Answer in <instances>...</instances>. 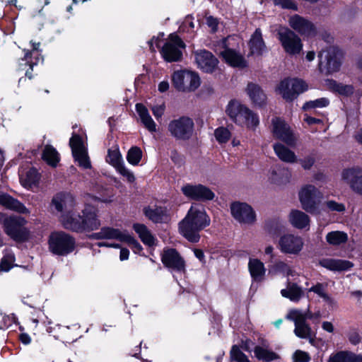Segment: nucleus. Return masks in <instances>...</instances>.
Segmentation results:
<instances>
[{
  "label": "nucleus",
  "instance_id": "f257e3e1",
  "mask_svg": "<svg viewBox=\"0 0 362 362\" xmlns=\"http://www.w3.org/2000/svg\"><path fill=\"white\" fill-rule=\"evenodd\" d=\"M210 224V218L204 208L197 204H193L186 216L179 223L180 233L189 241H199V232Z\"/></svg>",
  "mask_w": 362,
  "mask_h": 362
},
{
  "label": "nucleus",
  "instance_id": "f03ea898",
  "mask_svg": "<svg viewBox=\"0 0 362 362\" xmlns=\"http://www.w3.org/2000/svg\"><path fill=\"white\" fill-rule=\"evenodd\" d=\"M82 215L77 214L73 220L64 218V228L76 232L91 231L98 229L100 221L97 218V210L92 206L87 205L81 211Z\"/></svg>",
  "mask_w": 362,
  "mask_h": 362
},
{
  "label": "nucleus",
  "instance_id": "7ed1b4c3",
  "mask_svg": "<svg viewBox=\"0 0 362 362\" xmlns=\"http://www.w3.org/2000/svg\"><path fill=\"white\" fill-rule=\"evenodd\" d=\"M228 116L238 125L255 129L259 123L257 115L238 100H231L226 108Z\"/></svg>",
  "mask_w": 362,
  "mask_h": 362
},
{
  "label": "nucleus",
  "instance_id": "20e7f679",
  "mask_svg": "<svg viewBox=\"0 0 362 362\" xmlns=\"http://www.w3.org/2000/svg\"><path fill=\"white\" fill-rule=\"evenodd\" d=\"M313 313L308 308L305 311L299 309H291L286 315V319L294 322V334L301 339H312L313 333L306 320L313 319Z\"/></svg>",
  "mask_w": 362,
  "mask_h": 362
},
{
  "label": "nucleus",
  "instance_id": "39448f33",
  "mask_svg": "<svg viewBox=\"0 0 362 362\" xmlns=\"http://www.w3.org/2000/svg\"><path fill=\"white\" fill-rule=\"evenodd\" d=\"M52 207L59 216V221L64 227V218L72 221L76 214V202L72 195L68 193L57 194L52 199Z\"/></svg>",
  "mask_w": 362,
  "mask_h": 362
},
{
  "label": "nucleus",
  "instance_id": "423d86ee",
  "mask_svg": "<svg viewBox=\"0 0 362 362\" xmlns=\"http://www.w3.org/2000/svg\"><path fill=\"white\" fill-rule=\"evenodd\" d=\"M319 69L331 74L339 71L343 59L342 52L337 47H329L319 53Z\"/></svg>",
  "mask_w": 362,
  "mask_h": 362
},
{
  "label": "nucleus",
  "instance_id": "0eeeda50",
  "mask_svg": "<svg viewBox=\"0 0 362 362\" xmlns=\"http://www.w3.org/2000/svg\"><path fill=\"white\" fill-rule=\"evenodd\" d=\"M234 40L235 38L230 36L223 39L217 44L216 51L230 66L244 68L247 66V62L244 57L232 48L234 45L232 41Z\"/></svg>",
  "mask_w": 362,
  "mask_h": 362
},
{
  "label": "nucleus",
  "instance_id": "6e6552de",
  "mask_svg": "<svg viewBox=\"0 0 362 362\" xmlns=\"http://www.w3.org/2000/svg\"><path fill=\"white\" fill-rule=\"evenodd\" d=\"M194 123L187 116H182L170 121L168 131L175 140L187 141L193 135Z\"/></svg>",
  "mask_w": 362,
  "mask_h": 362
},
{
  "label": "nucleus",
  "instance_id": "1a4fd4ad",
  "mask_svg": "<svg viewBox=\"0 0 362 362\" xmlns=\"http://www.w3.org/2000/svg\"><path fill=\"white\" fill-rule=\"evenodd\" d=\"M172 83L179 91L191 92L199 87L201 81L196 72L185 69L173 72Z\"/></svg>",
  "mask_w": 362,
  "mask_h": 362
},
{
  "label": "nucleus",
  "instance_id": "9d476101",
  "mask_svg": "<svg viewBox=\"0 0 362 362\" xmlns=\"http://www.w3.org/2000/svg\"><path fill=\"white\" fill-rule=\"evenodd\" d=\"M298 197L303 209L307 212L314 213L318 209L322 194L315 185L307 184L299 190Z\"/></svg>",
  "mask_w": 362,
  "mask_h": 362
},
{
  "label": "nucleus",
  "instance_id": "9b49d317",
  "mask_svg": "<svg viewBox=\"0 0 362 362\" xmlns=\"http://www.w3.org/2000/svg\"><path fill=\"white\" fill-rule=\"evenodd\" d=\"M49 246L54 254L66 255L74 250L75 240L64 231L54 232L49 236Z\"/></svg>",
  "mask_w": 362,
  "mask_h": 362
},
{
  "label": "nucleus",
  "instance_id": "f8f14e48",
  "mask_svg": "<svg viewBox=\"0 0 362 362\" xmlns=\"http://www.w3.org/2000/svg\"><path fill=\"white\" fill-rule=\"evenodd\" d=\"M278 39L284 50L289 55H298L303 49L300 37L291 29L283 28L279 30Z\"/></svg>",
  "mask_w": 362,
  "mask_h": 362
},
{
  "label": "nucleus",
  "instance_id": "ddd939ff",
  "mask_svg": "<svg viewBox=\"0 0 362 362\" xmlns=\"http://www.w3.org/2000/svg\"><path fill=\"white\" fill-rule=\"evenodd\" d=\"M308 86L299 78H285L277 86V91L286 100L291 101L308 90Z\"/></svg>",
  "mask_w": 362,
  "mask_h": 362
},
{
  "label": "nucleus",
  "instance_id": "4468645a",
  "mask_svg": "<svg viewBox=\"0 0 362 362\" xmlns=\"http://www.w3.org/2000/svg\"><path fill=\"white\" fill-rule=\"evenodd\" d=\"M26 221L19 216H9L3 228L6 235L17 242H23L28 238L29 233L23 227Z\"/></svg>",
  "mask_w": 362,
  "mask_h": 362
},
{
  "label": "nucleus",
  "instance_id": "2eb2a0df",
  "mask_svg": "<svg viewBox=\"0 0 362 362\" xmlns=\"http://www.w3.org/2000/svg\"><path fill=\"white\" fill-rule=\"evenodd\" d=\"M271 129L276 139L281 140L289 146H296L298 137L284 120L279 117L273 118Z\"/></svg>",
  "mask_w": 362,
  "mask_h": 362
},
{
  "label": "nucleus",
  "instance_id": "dca6fc26",
  "mask_svg": "<svg viewBox=\"0 0 362 362\" xmlns=\"http://www.w3.org/2000/svg\"><path fill=\"white\" fill-rule=\"evenodd\" d=\"M340 180L352 192L362 196V167L355 165L343 169Z\"/></svg>",
  "mask_w": 362,
  "mask_h": 362
},
{
  "label": "nucleus",
  "instance_id": "f3484780",
  "mask_svg": "<svg viewBox=\"0 0 362 362\" xmlns=\"http://www.w3.org/2000/svg\"><path fill=\"white\" fill-rule=\"evenodd\" d=\"M304 247L303 238L298 235L284 234L278 241V248L284 254L298 255Z\"/></svg>",
  "mask_w": 362,
  "mask_h": 362
},
{
  "label": "nucleus",
  "instance_id": "a211bd4d",
  "mask_svg": "<svg viewBox=\"0 0 362 362\" xmlns=\"http://www.w3.org/2000/svg\"><path fill=\"white\" fill-rule=\"evenodd\" d=\"M180 190L189 199L207 202L215 198L214 192L209 187L202 184H185Z\"/></svg>",
  "mask_w": 362,
  "mask_h": 362
},
{
  "label": "nucleus",
  "instance_id": "6ab92c4d",
  "mask_svg": "<svg viewBox=\"0 0 362 362\" xmlns=\"http://www.w3.org/2000/svg\"><path fill=\"white\" fill-rule=\"evenodd\" d=\"M185 47L184 42L177 35L171 34L169 36V40L162 47L161 54L168 62H179L182 56L180 49Z\"/></svg>",
  "mask_w": 362,
  "mask_h": 362
},
{
  "label": "nucleus",
  "instance_id": "aec40b11",
  "mask_svg": "<svg viewBox=\"0 0 362 362\" xmlns=\"http://www.w3.org/2000/svg\"><path fill=\"white\" fill-rule=\"evenodd\" d=\"M288 23L291 29L301 35L310 37L317 35L315 25L308 18L293 14L288 17Z\"/></svg>",
  "mask_w": 362,
  "mask_h": 362
},
{
  "label": "nucleus",
  "instance_id": "412c9836",
  "mask_svg": "<svg viewBox=\"0 0 362 362\" xmlns=\"http://www.w3.org/2000/svg\"><path fill=\"white\" fill-rule=\"evenodd\" d=\"M94 237L97 239H114L120 242H124L134 246L138 249L141 247L139 243L127 231L119 230V229L104 227L100 232L95 233Z\"/></svg>",
  "mask_w": 362,
  "mask_h": 362
},
{
  "label": "nucleus",
  "instance_id": "4be33fe9",
  "mask_svg": "<svg viewBox=\"0 0 362 362\" xmlns=\"http://www.w3.org/2000/svg\"><path fill=\"white\" fill-rule=\"evenodd\" d=\"M230 211L233 218L240 223L252 225L256 221L255 212L246 203H233L230 206Z\"/></svg>",
  "mask_w": 362,
  "mask_h": 362
},
{
  "label": "nucleus",
  "instance_id": "5701e85b",
  "mask_svg": "<svg viewBox=\"0 0 362 362\" xmlns=\"http://www.w3.org/2000/svg\"><path fill=\"white\" fill-rule=\"evenodd\" d=\"M69 145L72 154L78 165L86 169L90 168V162L81 137L77 134H73L70 139Z\"/></svg>",
  "mask_w": 362,
  "mask_h": 362
},
{
  "label": "nucleus",
  "instance_id": "b1692460",
  "mask_svg": "<svg viewBox=\"0 0 362 362\" xmlns=\"http://www.w3.org/2000/svg\"><path fill=\"white\" fill-rule=\"evenodd\" d=\"M194 59L198 67L206 73H212L217 68L218 60L211 52L206 49L194 52Z\"/></svg>",
  "mask_w": 362,
  "mask_h": 362
},
{
  "label": "nucleus",
  "instance_id": "393cba45",
  "mask_svg": "<svg viewBox=\"0 0 362 362\" xmlns=\"http://www.w3.org/2000/svg\"><path fill=\"white\" fill-rule=\"evenodd\" d=\"M163 263L169 268L181 271L185 269V262L174 249H168L162 255Z\"/></svg>",
  "mask_w": 362,
  "mask_h": 362
},
{
  "label": "nucleus",
  "instance_id": "a878e982",
  "mask_svg": "<svg viewBox=\"0 0 362 362\" xmlns=\"http://www.w3.org/2000/svg\"><path fill=\"white\" fill-rule=\"evenodd\" d=\"M0 205L6 209L15 211L18 213H29L28 209L23 204L6 193L0 194Z\"/></svg>",
  "mask_w": 362,
  "mask_h": 362
},
{
  "label": "nucleus",
  "instance_id": "bb28decb",
  "mask_svg": "<svg viewBox=\"0 0 362 362\" xmlns=\"http://www.w3.org/2000/svg\"><path fill=\"white\" fill-rule=\"evenodd\" d=\"M274 151L277 157L283 162L288 163H298V159L294 151L281 143H276L273 146Z\"/></svg>",
  "mask_w": 362,
  "mask_h": 362
},
{
  "label": "nucleus",
  "instance_id": "cd10ccee",
  "mask_svg": "<svg viewBox=\"0 0 362 362\" xmlns=\"http://www.w3.org/2000/svg\"><path fill=\"white\" fill-rule=\"evenodd\" d=\"M246 93L255 105L261 106L265 104L267 96L259 85L249 83L246 88Z\"/></svg>",
  "mask_w": 362,
  "mask_h": 362
},
{
  "label": "nucleus",
  "instance_id": "c85d7f7f",
  "mask_svg": "<svg viewBox=\"0 0 362 362\" xmlns=\"http://www.w3.org/2000/svg\"><path fill=\"white\" fill-rule=\"evenodd\" d=\"M289 221L296 228L308 229L310 219L305 213L299 210H293L289 214Z\"/></svg>",
  "mask_w": 362,
  "mask_h": 362
},
{
  "label": "nucleus",
  "instance_id": "c756f323",
  "mask_svg": "<svg viewBox=\"0 0 362 362\" xmlns=\"http://www.w3.org/2000/svg\"><path fill=\"white\" fill-rule=\"evenodd\" d=\"M248 269L252 279L255 281H262L265 276L266 269L264 264L259 259L251 258L249 259Z\"/></svg>",
  "mask_w": 362,
  "mask_h": 362
},
{
  "label": "nucleus",
  "instance_id": "7c9ffc66",
  "mask_svg": "<svg viewBox=\"0 0 362 362\" xmlns=\"http://www.w3.org/2000/svg\"><path fill=\"white\" fill-rule=\"evenodd\" d=\"M249 47L251 54L261 55L266 49V45L263 40L260 29H256L255 32L251 36Z\"/></svg>",
  "mask_w": 362,
  "mask_h": 362
},
{
  "label": "nucleus",
  "instance_id": "2f4dec72",
  "mask_svg": "<svg viewBox=\"0 0 362 362\" xmlns=\"http://www.w3.org/2000/svg\"><path fill=\"white\" fill-rule=\"evenodd\" d=\"M136 110L144 127L150 132H156V124L150 115L148 109L143 104L137 103Z\"/></svg>",
  "mask_w": 362,
  "mask_h": 362
},
{
  "label": "nucleus",
  "instance_id": "473e14b6",
  "mask_svg": "<svg viewBox=\"0 0 362 362\" xmlns=\"http://www.w3.org/2000/svg\"><path fill=\"white\" fill-rule=\"evenodd\" d=\"M281 294L293 302H298L303 296L304 292L296 283L288 281L286 288L281 291Z\"/></svg>",
  "mask_w": 362,
  "mask_h": 362
},
{
  "label": "nucleus",
  "instance_id": "72a5a7b5",
  "mask_svg": "<svg viewBox=\"0 0 362 362\" xmlns=\"http://www.w3.org/2000/svg\"><path fill=\"white\" fill-rule=\"evenodd\" d=\"M145 216L155 223L161 222L167 216V210L161 206H148L144 209Z\"/></svg>",
  "mask_w": 362,
  "mask_h": 362
},
{
  "label": "nucleus",
  "instance_id": "f704fd0d",
  "mask_svg": "<svg viewBox=\"0 0 362 362\" xmlns=\"http://www.w3.org/2000/svg\"><path fill=\"white\" fill-rule=\"evenodd\" d=\"M255 357L264 362H272L279 358L277 354L268 348V346H256L254 349Z\"/></svg>",
  "mask_w": 362,
  "mask_h": 362
},
{
  "label": "nucleus",
  "instance_id": "c9c22d12",
  "mask_svg": "<svg viewBox=\"0 0 362 362\" xmlns=\"http://www.w3.org/2000/svg\"><path fill=\"white\" fill-rule=\"evenodd\" d=\"M133 228L136 231V233L139 235L141 241L147 245H153L154 244V237L151 233L150 230L147 228V227L141 223H134L133 225Z\"/></svg>",
  "mask_w": 362,
  "mask_h": 362
},
{
  "label": "nucleus",
  "instance_id": "e433bc0d",
  "mask_svg": "<svg viewBox=\"0 0 362 362\" xmlns=\"http://www.w3.org/2000/svg\"><path fill=\"white\" fill-rule=\"evenodd\" d=\"M269 179L271 182L275 185H285L289 182V173L285 170L273 169L270 172Z\"/></svg>",
  "mask_w": 362,
  "mask_h": 362
},
{
  "label": "nucleus",
  "instance_id": "4c0bfd02",
  "mask_svg": "<svg viewBox=\"0 0 362 362\" xmlns=\"http://www.w3.org/2000/svg\"><path fill=\"white\" fill-rule=\"evenodd\" d=\"M325 239L329 245L337 246L346 243L348 240V235L344 231L335 230L328 233Z\"/></svg>",
  "mask_w": 362,
  "mask_h": 362
},
{
  "label": "nucleus",
  "instance_id": "58836bf2",
  "mask_svg": "<svg viewBox=\"0 0 362 362\" xmlns=\"http://www.w3.org/2000/svg\"><path fill=\"white\" fill-rule=\"evenodd\" d=\"M42 158L48 165L52 167H56L60 160L58 152L50 145L45 146L42 153Z\"/></svg>",
  "mask_w": 362,
  "mask_h": 362
},
{
  "label": "nucleus",
  "instance_id": "ea45409f",
  "mask_svg": "<svg viewBox=\"0 0 362 362\" xmlns=\"http://www.w3.org/2000/svg\"><path fill=\"white\" fill-rule=\"evenodd\" d=\"M106 161L115 169L124 164L122 156L119 152L118 146H116L108 149Z\"/></svg>",
  "mask_w": 362,
  "mask_h": 362
},
{
  "label": "nucleus",
  "instance_id": "a19ab883",
  "mask_svg": "<svg viewBox=\"0 0 362 362\" xmlns=\"http://www.w3.org/2000/svg\"><path fill=\"white\" fill-rule=\"evenodd\" d=\"M325 267L331 270L344 271L351 268L353 264L343 259H331L325 263Z\"/></svg>",
  "mask_w": 362,
  "mask_h": 362
},
{
  "label": "nucleus",
  "instance_id": "79ce46f5",
  "mask_svg": "<svg viewBox=\"0 0 362 362\" xmlns=\"http://www.w3.org/2000/svg\"><path fill=\"white\" fill-rule=\"evenodd\" d=\"M329 104V100L326 98H321L319 99H316L315 100H310L306 102L303 106V109L304 110H310L316 108H322L327 107Z\"/></svg>",
  "mask_w": 362,
  "mask_h": 362
},
{
  "label": "nucleus",
  "instance_id": "37998d69",
  "mask_svg": "<svg viewBox=\"0 0 362 362\" xmlns=\"http://www.w3.org/2000/svg\"><path fill=\"white\" fill-rule=\"evenodd\" d=\"M142 152L139 147L131 148L127 155V161L134 165H137L141 159Z\"/></svg>",
  "mask_w": 362,
  "mask_h": 362
},
{
  "label": "nucleus",
  "instance_id": "c03bdc74",
  "mask_svg": "<svg viewBox=\"0 0 362 362\" xmlns=\"http://www.w3.org/2000/svg\"><path fill=\"white\" fill-rule=\"evenodd\" d=\"M230 356L231 360L235 362H250L247 356L240 349L237 345L232 346Z\"/></svg>",
  "mask_w": 362,
  "mask_h": 362
},
{
  "label": "nucleus",
  "instance_id": "a18cd8bd",
  "mask_svg": "<svg viewBox=\"0 0 362 362\" xmlns=\"http://www.w3.org/2000/svg\"><path fill=\"white\" fill-rule=\"evenodd\" d=\"M317 294L319 296L322 298L326 302L329 304H334V300L325 291V286L321 284H317L315 286L311 287L309 290Z\"/></svg>",
  "mask_w": 362,
  "mask_h": 362
},
{
  "label": "nucleus",
  "instance_id": "49530a36",
  "mask_svg": "<svg viewBox=\"0 0 362 362\" xmlns=\"http://www.w3.org/2000/svg\"><path fill=\"white\" fill-rule=\"evenodd\" d=\"M323 204L325 209L329 211L342 213L346 210V206L344 204L337 202L334 200L325 201Z\"/></svg>",
  "mask_w": 362,
  "mask_h": 362
},
{
  "label": "nucleus",
  "instance_id": "de8ad7c7",
  "mask_svg": "<svg viewBox=\"0 0 362 362\" xmlns=\"http://www.w3.org/2000/svg\"><path fill=\"white\" fill-rule=\"evenodd\" d=\"M354 354L346 352H339L331 356L328 362H351Z\"/></svg>",
  "mask_w": 362,
  "mask_h": 362
},
{
  "label": "nucleus",
  "instance_id": "09e8293b",
  "mask_svg": "<svg viewBox=\"0 0 362 362\" xmlns=\"http://www.w3.org/2000/svg\"><path fill=\"white\" fill-rule=\"evenodd\" d=\"M214 135L217 141L220 143L227 142L230 137V132L224 127H219L216 129Z\"/></svg>",
  "mask_w": 362,
  "mask_h": 362
},
{
  "label": "nucleus",
  "instance_id": "8fccbe9b",
  "mask_svg": "<svg viewBox=\"0 0 362 362\" xmlns=\"http://www.w3.org/2000/svg\"><path fill=\"white\" fill-rule=\"evenodd\" d=\"M14 260H15V257H14L13 255H12V254L6 255L1 259V262L0 264V269L2 271H5V272L8 271L12 267Z\"/></svg>",
  "mask_w": 362,
  "mask_h": 362
},
{
  "label": "nucleus",
  "instance_id": "3c124183",
  "mask_svg": "<svg viewBox=\"0 0 362 362\" xmlns=\"http://www.w3.org/2000/svg\"><path fill=\"white\" fill-rule=\"evenodd\" d=\"M274 4L283 8L298 10V5L294 0H273Z\"/></svg>",
  "mask_w": 362,
  "mask_h": 362
},
{
  "label": "nucleus",
  "instance_id": "603ef678",
  "mask_svg": "<svg viewBox=\"0 0 362 362\" xmlns=\"http://www.w3.org/2000/svg\"><path fill=\"white\" fill-rule=\"evenodd\" d=\"M292 358L293 362H309L310 360L308 353L301 350H296L293 353Z\"/></svg>",
  "mask_w": 362,
  "mask_h": 362
},
{
  "label": "nucleus",
  "instance_id": "864d4df0",
  "mask_svg": "<svg viewBox=\"0 0 362 362\" xmlns=\"http://www.w3.org/2000/svg\"><path fill=\"white\" fill-rule=\"evenodd\" d=\"M302 168L305 170H310L315 163V157L314 155H308L298 161Z\"/></svg>",
  "mask_w": 362,
  "mask_h": 362
},
{
  "label": "nucleus",
  "instance_id": "5fc2aeb1",
  "mask_svg": "<svg viewBox=\"0 0 362 362\" xmlns=\"http://www.w3.org/2000/svg\"><path fill=\"white\" fill-rule=\"evenodd\" d=\"M116 170L122 176L126 177L127 180L129 182H134L135 180V177L132 172H131L129 169H127L124 164H122L118 168H116Z\"/></svg>",
  "mask_w": 362,
  "mask_h": 362
},
{
  "label": "nucleus",
  "instance_id": "6e6d98bb",
  "mask_svg": "<svg viewBox=\"0 0 362 362\" xmlns=\"http://www.w3.org/2000/svg\"><path fill=\"white\" fill-rule=\"evenodd\" d=\"M288 266V265L283 261H277L272 267V268L270 269V272H272L274 274L282 273L284 274L286 271L287 270Z\"/></svg>",
  "mask_w": 362,
  "mask_h": 362
},
{
  "label": "nucleus",
  "instance_id": "4d7b16f0",
  "mask_svg": "<svg viewBox=\"0 0 362 362\" xmlns=\"http://www.w3.org/2000/svg\"><path fill=\"white\" fill-rule=\"evenodd\" d=\"M151 109L156 119L158 120L165 112V105L164 104L153 105L151 107Z\"/></svg>",
  "mask_w": 362,
  "mask_h": 362
},
{
  "label": "nucleus",
  "instance_id": "13d9d810",
  "mask_svg": "<svg viewBox=\"0 0 362 362\" xmlns=\"http://www.w3.org/2000/svg\"><path fill=\"white\" fill-rule=\"evenodd\" d=\"M27 180L30 185L35 184L39 180L38 173L35 169H30L27 173Z\"/></svg>",
  "mask_w": 362,
  "mask_h": 362
},
{
  "label": "nucleus",
  "instance_id": "bf43d9fd",
  "mask_svg": "<svg viewBox=\"0 0 362 362\" xmlns=\"http://www.w3.org/2000/svg\"><path fill=\"white\" fill-rule=\"evenodd\" d=\"M206 24L209 28H211V30L213 32H215L217 30L218 27V20L216 18H214L212 16H208L206 17Z\"/></svg>",
  "mask_w": 362,
  "mask_h": 362
},
{
  "label": "nucleus",
  "instance_id": "052dcab7",
  "mask_svg": "<svg viewBox=\"0 0 362 362\" xmlns=\"http://www.w3.org/2000/svg\"><path fill=\"white\" fill-rule=\"evenodd\" d=\"M337 91L344 95H349L353 93V87L351 86L338 85Z\"/></svg>",
  "mask_w": 362,
  "mask_h": 362
},
{
  "label": "nucleus",
  "instance_id": "680f3d73",
  "mask_svg": "<svg viewBox=\"0 0 362 362\" xmlns=\"http://www.w3.org/2000/svg\"><path fill=\"white\" fill-rule=\"evenodd\" d=\"M264 255L268 256L269 262H272L275 257L274 248L272 245H267L264 248Z\"/></svg>",
  "mask_w": 362,
  "mask_h": 362
},
{
  "label": "nucleus",
  "instance_id": "e2e57ef3",
  "mask_svg": "<svg viewBox=\"0 0 362 362\" xmlns=\"http://www.w3.org/2000/svg\"><path fill=\"white\" fill-rule=\"evenodd\" d=\"M349 341L353 344H357L361 341V337L356 332H351L349 336Z\"/></svg>",
  "mask_w": 362,
  "mask_h": 362
},
{
  "label": "nucleus",
  "instance_id": "0e129e2a",
  "mask_svg": "<svg viewBox=\"0 0 362 362\" xmlns=\"http://www.w3.org/2000/svg\"><path fill=\"white\" fill-rule=\"evenodd\" d=\"M322 327L324 330L332 333L334 332V326L332 322L328 321H325L322 324Z\"/></svg>",
  "mask_w": 362,
  "mask_h": 362
},
{
  "label": "nucleus",
  "instance_id": "69168bd1",
  "mask_svg": "<svg viewBox=\"0 0 362 362\" xmlns=\"http://www.w3.org/2000/svg\"><path fill=\"white\" fill-rule=\"evenodd\" d=\"M129 251L126 248H122L119 254V259L121 261L126 260L129 258Z\"/></svg>",
  "mask_w": 362,
  "mask_h": 362
},
{
  "label": "nucleus",
  "instance_id": "338daca9",
  "mask_svg": "<svg viewBox=\"0 0 362 362\" xmlns=\"http://www.w3.org/2000/svg\"><path fill=\"white\" fill-rule=\"evenodd\" d=\"M304 120L308 124H320L322 122V121L319 119H316L312 117L306 116V117L304 119Z\"/></svg>",
  "mask_w": 362,
  "mask_h": 362
},
{
  "label": "nucleus",
  "instance_id": "774afa93",
  "mask_svg": "<svg viewBox=\"0 0 362 362\" xmlns=\"http://www.w3.org/2000/svg\"><path fill=\"white\" fill-rule=\"evenodd\" d=\"M354 139L358 143L362 145V128L356 132Z\"/></svg>",
  "mask_w": 362,
  "mask_h": 362
}]
</instances>
